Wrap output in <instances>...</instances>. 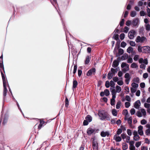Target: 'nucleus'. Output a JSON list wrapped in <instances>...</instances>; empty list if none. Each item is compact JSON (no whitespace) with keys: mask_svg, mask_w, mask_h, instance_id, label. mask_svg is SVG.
Here are the masks:
<instances>
[{"mask_svg":"<svg viewBox=\"0 0 150 150\" xmlns=\"http://www.w3.org/2000/svg\"><path fill=\"white\" fill-rule=\"evenodd\" d=\"M144 53H150V47L146 46L143 47V52Z\"/></svg>","mask_w":150,"mask_h":150,"instance_id":"obj_8","label":"nucleus"},{"mask_svg":"<svg viewBox=\"0 0 150 150\" xmlns=\"http://www.w3.org/2000/svg\"><path fill=\"white\" fill-rule=\"evenodd\" d=\"M104 93L105 95L106 96H108L110 94L109 91L108 90L106 89L104 90Z\"/></svg>","mask_w":150,"mask_h":150,"instance_id":"obj_35","label":"nucleus"},{"mask_svg":"<svg viewBox=\"0 0 150 150\" xmlns=\"http://www.w3.org/2000/svg\"><path fill=\"white\" fill-rule=\"evenodd\" d=\"M127 134L129 135V136H131L132 134V132H131V131L130 129H127Z\"/></svg>","mask_w":150,"mask_h":150,"instance_id":"obj_61","label":"nucleus"},{"mask_svg":"<svg viewBox=\"0 0 150 150\" xmlns=\"http://www.w3.org/2000/svg\"><path fill=\"white\" fill-rule=\"evenodd\" d=\"M133 134L134 135L133 137V139L135 141H138L140 139V137L138 134L137 132L136 131H134Z\"/></svg>","mask_w":150,"mask_h":150,"instance_id":"obj_7","label":"nucleus"},{"mask_svg":"<svg viewBox=\"0 0 150 150\" xmlns=\"http://www.w3.org/2000/svg\"><path fill=\"white\" fill-rule=\"evenodd\" d=\"M144 105L145 107L147 108H149L150 107V104L146 103H145Z\"/></svg>","mask_w":150,"mask_h":150,"instance_id":"obj_62","label":"nucleus"},{"mask_svg":"<svg viewBox=\"0 0 150 150\" xmlns=\"http://www.w3.org/2000/svg\"><path fill=\"white\" fill-rule=\"evenodd\" d=\"M129 149L130 150H135V148L134 145L129 146Z\"/></svg>","mask_w":150,"mask_h":150,"instance_id":"obj_64","label":"nucleus"},{"mask_svg":"<svg viewBox=\"0 0 150 150\" xmlns=\"http://www.w3.org/2000/svg\"><path fill=\"white\" fill-rule=\"evenodd\" d=\"M125 35L124 33H122L121 34L120 36V38L121 40H123L125 38Z\"/></svg>","mask_w":150,"mask_h":150,"instance_id":"obj_49","label":"nucleus"},{"mask_svg":"<svg viewBox=\"0 0 150 150\" xmlns=\"http://www.w3.org/2000/svg\"><path fill=\"white\" fill-rule=\"evenodd\" d=\"M105 86L106 88H108L110 86V83L108 81H106L105 83Z\"/></svg>","mask_w":150,"mask_h":150,"instance_id":"obj_51","label":"nucleus"},{"mask_svg":"<svg viewBox=\"0 0 150 150\" xmlns=\"http://www.w3.org/2000/svg\"><path fill=\"white\" fill-rule=\"evenodd\" d=\"M133 62L132 59L130 57H129L128 59L127 62L128 63H132Z\"/></svg>","mask_w":150,"mask_h":150,"instance_id":"obj_53","label":"nucleus"},{"mask_svg":"<svg viewBox=\"0 0 150 150\" xmlns=\"http://www.w3.org/2000/svg\"><path fill=\"white\" fill-rule=\"evenodd\" d=\"M146 127L148 129L145 131V134L147 135L150 136V125L147 124L146 125Z\"/></svg>","mask_w":150,"mask_h":150,"instance_id":"obj_11","label":"nucleus"},{"mask_svg":"<svg viewBox=\"0 0 150 150\" xmlns=\"http://www.w3.org/2000/svg\"><path fill=\"white\" fill-rule=\"evenodd\" d=\"M45 122L43 120H40V124L38 127V129H41L43 125L44 124Z\"/></svg>","mask_w":150,"mask_h":150,"instance_id":"obj_18","label":"nucleus"},{"mask_svg":"<svg viewBox=\"0 0 150 150\" xmlns=\"http://www.w3.org/2000/svg\"><path fill=\"white\" fill-rule=\"evenodd\" d=\"M112 115L113 116H116L117 115V110L115 109H112Z\"/></svg>","mask_w":150,"mask_h":150,"instance_id":"obj_28","label":"nucleus"},{"mask_svg":"<svg viewBox=\"0 0 150 150\" xmlns=\"http://www.w3.org/2000/svg\"><path fill=\"white\" fill-rule=\"evenodd\" d=\"M130 112L132 115H134L135 113V110L134 108L130 110Z\"/></svg>","mask_w":150,"mask_h":150,"instance_id":"obj_46","label":"nucleus"},{"mask_svg":"<svg viewBox=\"0 0 150 150\" xmlns=\"http://www.w3.org/2000/svg\"><path fill=\"white\" fill-rule=\"evenodd\" d=\"M95 131L94 129L91 128H89L87 130V133L88 135H90L94 133Z\"/></svg>","mask_w":150,"mask_h":150,"instance_id":"obj_13","label":"nucleus"},{"mask_svg":"<svg viewBox=\"0 0 150 150\" xmlns=\"http://www.w3.org/2000/svg\"><path fill=\"white\" fill-rule=\"evenodd\" d=\"M127 136L126 135V134L125 133H123L121 135V136L122 137V138L124 139L126 138V137Z\"/></svg>","mask_w":150,"mask_h":150,"instance_id":"obj_56","label":"nucleus"},{"mask_svg":"<svg viewBox=\"0 0 150 150\" xmlns=\"http://www.w3.org/2000/svg\"><path fill=\"white\" fill-rule=\"evenodd\" d=\"M121 67L122 68H123V71L125 72L129 69V65L125 62H122L121 65Z\"/></svg>","mask_w":150,"mask_h":150,"instance_id":"obj_4","label":"nucleus"},{"mask_svg":"<svg viewBox=\"0 0 150 150\" xmlns=\"http://www.w3.org/2000/svg\"><path fill=\"white\" fill-rule=\"evenodd\" d=\"M141 103L139 100H137L134 103V107L137 109H139L140 105Z\"/></svg>","mask_w":150,"mask_h":150,"instance_id":"obj_16","label":"nucleus"},{"mask_svg":"<svg viewBox=\"0 0 150 150\" xmlns=\"http://www.w3.org/2000/svg\"><path fill=\"white\" fill-rule=\"evenodd\" d=\"M146 38L144 37H141L140 36H138L135 40L137 42H140L143 43L146 41Z\"/></svg>","mask_w":150,"mask_h":150,"instance_id":"obj_3","label":"nucleus"},{"mask_svg":"<svg viewBox=\"0 0 150 150\" xmlns=\"http://www.w3.org/2000/svg\"><path fill=\"white\" fill-rule=\"evenodd\" d=\"M105 114L106 113L103 110H100L98 112V115L100 117L101 120H104L105 115Z\"/></svg>","mask_w":150,"mask_h":150,"instance_id":"obj_6","label":"nucleus"},{"mask_svg":"<svg viewBox=\"0 0 150 150\" xmlns=\"http://www.w3.org/2000/svg\"><path fill=\"white\" fill-rule=\"evenodd\" d=\"M141 112L142 113L143 115L145 116L146 115V112L144 109H142L140 110Z\"/></svg>","mask_w":150,"mask_h":150,"instance_id":"obj_29","label":"nucleus"},{"mask_svg":"<svg viewBox=\"0 0 150 150\" xmlns=\"http://www.w3.org/2000/svg\"><path fill=\"white\" fill-rule=\"evenodd\" d=\"M8 118L6 117H5L4 119L3 122V124L4 125H5L7 122Z\"/></svg>","mask_w":150,"mask_h":150,"instance_id":"obj_52","label":"nucleus"},{"mask_svg":"<svg viewBox=\"0 0 150 150\" xmlns=\"http://www.w3.org/2000/svg\"><path fill=\"white\" fill-rule=\"evenodd\" d=\"M77 84L78 83L77 81L76 80H74L73 81V88H76V87Z\"/></svg>","mask_w":150,"mask_h":150,"instance_id":"obj_25","label":"nucleus"},{"mask_svg":"<svg viewBox=\"0 0 150 150\" xmlns=\"http://www.w3.org/2000/svg\"><path fill=\"white\" fill-rule=\"evenodd\" d=\"M143 129V127L142 126L140 125L138 127V132L139 134L141 136H142L144 134Z\"/></svg>","mask_w":150,"mask_h":150,"instance_id":"obj_9","label":"nucleus"},{"mask_svg":"<svg viewBox=\"0 0 150 150\" xmlns=\"http://www.w3.org/2000/svg\"><path fill=\"white\" fill-rule=\"evenodd\" d=\"M116 96H112V98L111 99L110 103L112 105H115V99Z\"/></svg>","mask_w":150,"mask_h":150,"instance_id":"obj_20","label":"nucleus"},{"mask_svg":"<svg viewBox=\"0 0 150 150\" xmlns=\"http://www.w3.org/2000/svg\"><path fill=\"white\" fill-rule=\"evenodd\" d=\"M111 117L107 113H106L105 115L104 120L106 119L107 120H110L111 119Z\"/></svg>","mask_w":150,"mask_h":150,"instance_id":"obj_21","label":"nucleus"},{"mask_svg":"<svg viewBox=\"0 0 150 150\" xmlns=\"http://www.w3.org/2000/svg\"><path fill=\"white\" fill-rule=\"evenodd\" d=\"M131 67L132 68H137L138 67V66L137 64L134 62L131 65Z\"/></svg>","mask_w":150,"mask_h":150,"instance_id":"obj_22","label":"nucleus"},{"mask_svg":"<svg viewBox=\"0 0 150 150\" xmlns=\"http://www.w3.org/2000/svg\"><path fill=\"white\" fill-rule=\"evenodd\" d=\"M129 30V28L127 26H125L124 28V32L126 33H127L128 32Z\"/></svg>","mask_w":150,"mask_h":150,"instance_id":"obj_55","label":"nucleus"},{"mask_svg":"<svg viewBox=\"0 0 150 150\" xmlns=\"http://www.w3.org/2000/svg\"><path fill=\"white\" fill-rule=\"evenodd\" d=\"M133 50V48L131 47H129L127 49V52L130 53Z\"/></svg>","mask_w":150,"mask_h":150,"instance_id":"obj_30","label":"nucleus"},{"mask_svg":"<svg viewBox=\"0 0 150 150\" xmlns=\"http://www.w3.org/2000/svg\"><path fill=\"white\" fill-rule=\"evenodd\" d=\"M0 70L3 80L4 88L3 93V101H4L5 97L6 96L7 91L6 86L8 85V83L7 81L5 79V76L2 72V71H3L4 72H5L3 63H0Z\"/></svg>","mask_w":150,"mask_h":150,"instance_id":"obj_1","label":"nucleus"},{"mask_svg":"<svg viewBox=\"0 0 150 150\" xmlns=\"http://www.w3.org/2000/svg\"><path fill=\"white\" fill-rule=\"evenodd\" d=\"M113 76V75L112 73L110 72L108 74V79H110L112 78Z\"/></svg>","mask_w":150,"mask_h":150,"instance_id":"obj_33","label":"nucleus"},{"mask_svg":"<svg viewBox=\"0 0 150 150\" xmlns=\"http://www.w3.org/2000/svg\"><path fill=\"white\" fill-rule=\"evenodd\" d=\"M126 43L124 42H122L121 44V46L122 47L124 48L126 45Z\"/></svg>","mask_w":150,"mask_h":150,"instance_id":"obj_45","label":"nucleus"},{"mask_svg":"<svg viewBox=\"0 0 150 150\" xmlns=\"http://www.w3.org/2000/svg\"><path fill=\"white\" fill-rule=\"evenodd\" d=\"M119 64V63L116 60H114L113 62L112 66L113 67H117Z\"/></svg>","mask_w":150,"mask_h":150,"instance_id":"obj_19","label":"nucleus"},{"mask_svg":"<svg viewBox=\"0 0 150 150\" xmlns=\"http://www.w3.org/2000/svg\"><path fill=\"white\" fill-rule=\"evenodd\" d=\"M128 148V145L126 143H123L122 144V149L123 150H125Z\"/></svg>","mask_w":150,"mask_h":150,"instance_id":"obj_24","label":"nucleus"},{"mask_svg":"<svg viewBox=\"0 0 150 150\" xmlns=\"http://www.w3.org/2000/svg\"><path fill=\"white\" fill-rule=\"evenodd\" d=\"M128 114V110L127 109L124 110L123 111V114L125 115V116H127V115Z\"/></svg>","mask_w":150,"mask_h":150,"instance_id":"obj_58","label":"nucleus"},{"mask_svg":"<svg viewBox=\"0 0 150 150\" xmlns=\"http://www.w3.org/2000/svg\"><path fill=\"white\" fill-rule=\"evenodd\" d=\"M130 104L129 102H126L125 103V107L127 108H128L130 106Z\"/></svg>","mask_w":150,"mask_h":150,"instance_id":"obj_44","label":"nucleus"},{"mask_svg":"<svg viewBox=\"0 0 150 150\" xmlns=\"http://www.w3.org/2000/svg\"><path fill=\"white\" fill-rule=\"evenodd\" d=\"M136 15V12L134 11H132L130 13V16L132 17H134Z\"/></svg>","mask_w":150,"mask_h":150,"instance_id":"obj_36","label":"nucleus"},{"mask_svg":"<svg viewBox=\"0 0 150 150\" xmlns=\"http://www.w3.org/2000/svg\"><path fill=\"white\" fill-rule=\"evenodd\" d=\"M129 44L131 46L133 47H135L136 46V44L134 42L130 41Z\"/></svg>","mask_w":150,"mask_h":150,"instance_id":"obj_57","label":"nucleus"},{"mask_svg":"<svg viewBox=\"0 0 150 150\" xmlns=\"http://www.w3.org/2000/svg\"><path fill=\"white\" fill-rule=\"evenodd\" d=\"M132 86L133 88H136L138 87V85L135 83H133L132 84Z\"/></svg>","mask_w":150,"mask_h":150,"instance_id":"obj_37","label":"nucleus"},{"mask_svg":"<svg viewBox=\"0 0 150 150\" xmlns=\"http://www.w3.org/2000/svg\"><path fill=\"white\" fill-rule=\"evenodd\" d=\"M146 29L147 30L149 31L150 30V25L149 24L145 25Z\"/></svg>","mask_w":150,"mask_h":150,"instance_id":"obj_38","label":"nucleus"},{"mask_svg":"<svg viewBox=\"0 0 150 150\" xmlns=\"http://www.w3.org/2000/svg\"><path fill=\"white\" fill-rule=\"evenodd\" d=\"M137 115L139 117H141L143 116L141 112L140 111H138L137 112Z\"/></svg>","mask_w":150,"mask_h":150,"instance_id":"obj_39","label":"nucleus"},{"mask_svg":"<svg viewBox=\"0 0 150 150\" xmlns=\"http://www.w3.org/2000/svg\"><path fill=\"white\" fill-rule=\"evenodd\" d=\"M86 119L89 122H91L92 120V117L90 115H88L86 117Z\"/></svg>","mask_w":150,"mask_h":150,"instance_id":"obj_23","label":"nucleus"},{"mask_svg":"<svg viewBox=\"0 0 150 150\" xmlns=\"http://www.w3.org/2000/svg\"><path fill=\"white\" fill-rule=\"evenodd\" d=\"M128 58V55L127 54H125L123 55L121 57V58L122 60H124Z\"/></svg>","mask_w":150,"mask_h":150,"instance_id":"obj_34","label":"nucleus"},{"mask_svg":"<svg viewBox=\"0 0 150 150\" xmlns=\"http://www.w3.org/2000/svg\"><path fill=\"white\" fill-rule=\"evenodd\" d=\"M125 99L128 101H130L131 100V98L128 96H125Z\"/></svg>","mask_w":150,"mask_h":150,"instance_id":"obj_60","label":"nucleus"},{"mask_svg":"<svg viewBox=\"0 0 150 150\" xmlns=\"http://www.w3.org/2000/svg\"><path fill=\"white\" fill-rule=\"evenodd\" d=\"M116 89L117 92L119 93L121 91V88L120 86H117L116 87Z\"/></svg>","mask_w":150,"mask_h":150,"instance_id":"obj_31","label":"nucleus"},{"mask_svg":"<svg viewBox=\"0 0 150 150\" xmlns=\"http://www.w3.org/2000/svg\"><path fill=\"white\" fill-rule=\"evenodd\" d=\"M143 47H141L140 46L138 47V50L139 52H143Z\"/></svg>","mask_w":150,"mask_h":150,"instance_id":"obj_27","label":"nucleus"},{"mask_svg":"<svg viewBox=\"0 0 150 150\" xmlns=\"http://www.w3.org/2000/svg\"><path fill=\"white\" fill-rule=\"evenodd\" d=\"M96 71L95 68H93L89 70L88 72L87 75L88 76H89L93 74H94Z\"/></svg>","mask_w":150,"mask_h":150,"instance_id":"obj_10","label":"nucleus"},{"mask_svg":"<svg viewBox=\"0 0 150 150\" xmlns=\"http://www.w3.org/2000/svg\"><path fill=\"white\" fill-rule=\"evenodd\" d=\"M132 118L131 117H129L127 119L128 123L130 127L133 128V126L132 123Z\"/></svg>","mask_w":150,"mask_h":150,"instance_id":"obj_17","label":"nucleus"},{"mask_svg":"<svg viewBox=\"0 0 150 150\" xmlns=\"http://www.w3.org/2000/svg\"><path fill=\"white\" fill-rule=\"evenodd\" d=\"M90 58L89 56H88L86 57V60L85 61V64H88L89 62L90 61Z\"/></svg>","mask_w":150,"mask_h":150,"instance_id":"obj_26","label":"nucleus"},{"mask_svg":"<svg viewBox=\"0 0 150 150\" xmlns=\"http://www.w3.org/2000/svg\"><path fill=\"white\" fill-rule=\"evenodd\" d=\"M113 139L115 140L117 142H120L122 140V138L119 135L115 134L113 137Z\"/></svg>","mask_w":150,"mask_h":150,"instance_id":"obj_14","label":"nucleus"},{"mask_svg":"<svg viewBox=\"0 0 150 150\" xmlns=\"http://www.w3.org/2000/svg\"><path fill=\"white\" fill-rule=\"evenodd\" d=\"M139 57V56L138 55H136L134 58V61H136L138 60Z\"/></svg>","mask_w":150,"mask_h":150,"instance_id":"obj_63","label":"nucleus"},{"mask_svg":"<svg viewBox=\"0 0 150 150\" xmlns=\"http://www.w3.org/2000/svg\"><path fill=\"white\" fill-rule=\"evenodd\" d=\"M122 132V130L121 129H119L117 132V134L116 135H119Z\"/></svg>","mask_w":150,"mask_h":150,"instance_id":"obj_41","label":"nucleus"},{"mask_svg":"<svg viewBox=\"0 0 150 150\" xmlns=\"http://www.w3.org/2000/svg\"><path fill=\"white\" fill-rule=\"evenodd\" d=\"M117 83L120 86H122L123 84V82L122 81L120 80L117 82Z\"/></svg>","mask_w":150,"mask_h":150,"instance_id":"obj_59","label":"nucleus"},{"mask_svg":"<svg viewBox=\"0 0 150 150\" xmlns=\"http://www.w3.org/2000/svg\"><path fill=\"white\" fill-rule=\"evenodd\" d=\"M101 136L103 137L106 136L108 137L110 135L109 132H108L102 131L100 133Z\"/></svg>","mask_w":150,"mask_h":150,"instance_id":"obj_15","label":"nucleus"},{"mask_svg":"<svg viewBox=\"0 0 150 150\" xmlns=\"http://www.w3.org/2000/svg\"><path fill=\"white\" fill-rule=\"evenodd\" d=\"M141 144V142H137L135 144V146L136 147H139Z\"/></svg>","mask_w":150,"mask_h":150,"instance_id":"obj_43","label":"nucleus"},{"mask_svg":"<svg viewBox=\"0 0 150 150\" xmlns=\"http://www.w3.org/2000/svg\"><path fill=\"white\" fill-rule=\"evenodd\" d=\"M124 53L123 50L121 48L118 51L119 56H120L123 54Z\"/></svg>","mask_w":150,"mask_h":150,"instance_id":"obj_32","label":"nucleus"},{"mask_svg":"<svg viewBox=\"0 0 150 150\" xmlns=\"http://www.w3.org/2000/svg\"><path fill=\"white\" fill-rule=\"evenodd\" d=\"M92 143V147L93 150H98V143L97 139L95 137L91 138Z\"/></svg>","mask_w":150,"mask_h":150,"instance_id":"obj_2","label":"nucleus"},{"mask_svg":"<svg viewBox=\"0 0 150 150\" xmlns=\"http://www.w3.org/2000/svg\"><path fill=\"white\" fill-rule=\"evenodd\" d=\"M125 77L126 79H130L129 74L128 73H126L125 75Z\"/></svg>","mask_w":150,"mask_h":150,"instance_id":"obj_48","label":"nucleus"},{"mask_svg":"<svg viewBox=\"0 0 150 150\" xmlns=\"http://www.w3.org/2000/svg\"><path fill=\"white\" fill-rule=\"evenodd\" d=\"M77 69V66L76 65H75L74 66V69L73 73L74 74H75L76 72Z\"/></svg>","mask_w":150,"mask_h":150,"instance_id":"obj_54","label":"nucleus"},{"mask_svg":"<svg viewBox=\"0 0 150 150\" xmlns=\"http://www.w3.org/2000/svg\"><path fill=\"white\" fill-rule=\"evenodd\" d=\"M110 85L111 87H114L115 85V83L114 82V81H111L110 82Z\"/></svg>","mask_w":150,"mask_h":150,"instance_id":"obj_50","label":"nucleus"},{"mask_svg":"<svg viewBox=\"0 0 150 150\" xmlns=\"http://www.w3.org/2000/svg\"><path fill=\"white\" fill-rule=\"evenodd\" d=\"M147 123L145 119H143L141 121V123L142 125H145Z\"/></svg>","mask_w":150,"mask_h":150,"instance_id":"obj_47","label":"nucleus"},{"mask_svg":"<svg viewBox=\"0 0 150 150\" xmlns=\"http://www.w3.org/2000/svg\"><path fill=\"white\" fill-rule=\"evenodd\" d=\"M112 93V96H116V91L115 90V89H112L111 91Z\"/></svg>","mask_w":150,"mask_h":150,"instance_id":"obj_42","label":"nucleus"},{"mask_svg":"<svg viewBox=\"0 0 150 150\" xmlns=\"http://www.w3.org/2000/svg\"><path fill=\"white\" fill-rule=\"evenodd\" d=\"M136 34L135 31L134 30H132L129 32L128 34V37L130 39H133Z\"/></svg>","mask_w":150,"mask_h":150,"instance_id":"obj_5","label":"nucleus"},{"mask_svg":"<svg viewBox=\"0 0 150 150\" xmlns=\"http://www.w3.org/2000/svg\"><path fill=\"white\" fill-rule=\"evenodd\" d=\"M121 103L120 101H119L117 102L116 105V108L117 109H119L120 108L121 105Z\"/></svg>","mask_w":150,"mask_h":150,"instance_id":"obj_40","label":"nucleus"},{"mask_svg":"<svg viewBox=\"0 0 150 150\" xmlns=\"http://www.w3.org/2000/svg\"><path fill=\"white\" fill-rule=\"evenodd\" d=\"M139 20L138 18H135L132 22V24L134 26H136L138 25Z\"/></svg>","mask_w":150,"mask_h":150,"instance_id":"obj_12","label":"nucleus"}]
</instances>
